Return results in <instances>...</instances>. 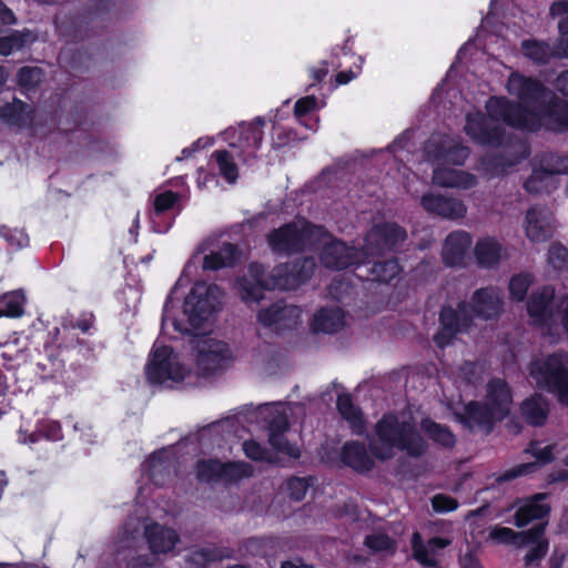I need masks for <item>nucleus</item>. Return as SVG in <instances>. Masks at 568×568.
<instances>
[{"label": "nucleus", "instance_id": "f257e3e1", "mask_svg": "<svg viewBox=\"0 0 568 568\" xmlns=\"http://www.w3.org/2000/svg\"><path fill=\"white\" fill-rule=\"evenodd\" d=\"M507 91L521 103L491 97L486 102L488 116L481 112L466 116L464 130L474 142L488 146L500 145L504 129L498 122L531 132L541 126V113L549 101L547 88L535 78L513 72L507 81Z\"/></svg>", "mask_w": 568, "mask_h": 568}, {"label": "nucleus", "instance_id": "f03ea898", "mask_svg": "<svg viewBox=\"0 0 568 568\" xmlns=\"http://www.w3.org/2000/svg\"><path fill=\"white\" fill-rule=\"evenodd\" d=\"M315 267L312 256L277 265L271 272L262 264L252 263L248 276L237 280L240 296L245 303H257L264 297L265 290H296L312 276Z\"/></svg>", "mask_w": 568, "mask_h": 568}, {"label": "nucleus", "instance_id": "7ed1b4c3", "mask_svg": "<svg viewBox=\"0 0 568 568\" xmlns=\"http://www.w3.org/2000/svg\"><path fill=\"white\" fill-rule=\"evenodd\" d=\"M378 442L371 443L372 454L379 460L394 456V449L405 452L412 458H419L427 450V443L409 418L387 414L375 425Z\"/></svg>", "mask_w": 568, "mask_h": 568}, {"label": "nucleus", "instance_id": "20e7f679", "mask_svg": "<svg viewBox=\"0 0 568 568\" xmlns=\"http://www.w3.org/2000/svg\"><path fill=\"white\" fill-rule=\"evenodd\" d=\"M223 293L216 284L196 283L184 301L183 313L186 321H180L171 314V300L168 298L163 307L162 329L165 331L169 323L181 334L202 329L217 311Z\"/></svg>", "mask_w": 568, "mask_h": 568}, {"label": "nucleus", "instance_id": "39448f33", "mask_svg": "<svg viewBox=\"0 0 568 568\" xmlns=\"http://www.w3.org/2000/svg\"><path fill=\"white\" fill-rule=\"evenodd\" d=\"M513 396L506 382L496 378L488 383L484 402H469L457 418L470 430L490 433L497 420L505 418L511 407Z\"/></svg>", "mask_w": 568, "mask_h": 568}, {"label": "nucleus", "instance_id": "423d86ee", "mask_svg": "<svg viewBox=\"0 0 568 568\" xmlns=\"http://www.w3.org/2000/svg\"><path fill=\"white\" fill-rule=\"evenodd\" d=\"M324 236L325 230L322 226L311 224L305 219H297L273 230L267 235V242L274 253L292 255L316 248Z\"/></svg>", "mask_w": 568, "mask_h": 568}, {"label": "nucleus", "instance_id": "0eeeda50", "mask_svg": "<svg viewBox=\"0 0 568 568\" xmlns=\"http://www.w3.org/2000/svg\"><path fill=\"white\" fill-rule=\"evenodd\" d=\"M530 376L537 386L552 393L568 406V354L554 353L530 364Z\"/></svg>", "mask_w": 568, "mask_h": 568}, {"label": "nucleus", "instance_id": "6e6552de", "mask_svg": "<svg viewBox=\"0 0 568 568\" xmlns=\"http://www.w3.org/2000/svg\"><path fill=\"white\" fill-rule=\"evenodd\" d=\"M189 369L179 363L172 348L155 342L146 364V377L152 384H164L169 381L182 382Z\"/></svg>", "mask_w": 568, "mask_h": 568}, {"label": "nucleus", "instance_id": "1a4fd4ad", "mask_svg": "<svg viewBox=\"0 0 568 568\" xmlns=\"http://www.w3.org/2000/svg\"><path fill=\"white\" fill-rule=\"evenodd\" d=\"M406 239V231L396 223H382L374 225L365 236V243L362 247L366 264H369V257L382 256L393 251Z\"/></svg>", "mask_w": 568, "mask_h": 568}, {"label": "nucleus", "instance_id": "9d476101", "mask_svg": "<svg viewBox=\"0 0 568 568\" xmlns=\"http://www.w3.org/2000/svg\"><path fill=\"white\" fill-rule=\"evenodd\" d=\"M322 245L321 262L322 264L332 270H344L354 265L366 264L364 253L353 246H348L345 242L332 239L325 231V236L317 247Z\"/></svg>", "mask_w": 568, "mask_h": 568}, {"label": "nucleus", "instance_id": "9b49d317", "mask_svg": "<svg viewBox=\"0 0 568 568\" xmlns=\"http://www.w3.org/2000/svg\"><path fill=\"white\" fill-rule=\"evenodd\" d=\"M473 321L469 313V305L466 302L458 304L457 310L452 306H444L439 314L440 331L435 334L434 342L439 347L448 345L454 336L466 331Z\"/></svg>", "mask_w": 568, "mask_h": 568}, {"label": "nucleus", "instance_id": "f8f14e48", "mask_svg": "<svg viewBox=\"0 0 568 568\" xmlns=\"http://www.w3.org/2000/svg\"><path fill=\"white\" fill-rule=\"evenodd\" d=\"M197 349L196 366L202 375H211L224 368L231 358L226 343L211 338H200L195 345Z\"/></svg>", "mask_w": 568, "mask_h": 568}, {"label": "nucleus", "instance_id": "ddd939ff", "mask_svg": "<svg viewBox=\"0 0 568 568\" xmlns=\"http://www.w3.org/2000/svg\"><path fill=\"white\" fill-rule=\"evenodd\" d=\"M302 310L298 306L278 301L257 313L258 322L276 332L291 329L301 323Z\"/></svg>", "mask_w": 568, "mask_h": 568}, {"label": "nucleus", "instance_id": "4468645a", "mask_svg": "<svg viewBox=\"0 0 568 568\" xmlns=\"http://www.w3.org/2000/svg\"><path fill=\"white\" fill-rule=\"evenodd\" d=\"M263 414L268 427V442L273 448L290 457L298 458L300 448L285 438L284 433L288 429V419L285 413L273 406H265Z\"/></svg>", "mask_w": 568, "mask_h": 568}, {"label": "nucleus", "instance_id": "2eb2a0df", "mask_svg": "<svg viewBox=\"0 0 568 568\" xmlns=\"http://www.w3.org/2000/svg\"><path fill=\"white\" fill-rule=\"evenodd\" d=\"M469 313L483 320H496L503 312V292L498 287L489 286L474 292L469 303Z\"/></svg>", "mask_w": 568, "mask_h": 568}, {"label": "nucleus", "instance_id": "dca6fc26", "mask_svg": "<svg viewBox=\"0 0 568 568\" xmlns=\"http://www.w3.org/2000/svg\"><path fill=\"white\" fill-rule=\"evenodd\" d=\"M420 205L428 214L450 221L464 219L467 213V206L462 200L440 193L424 194Z\"/></svg>", "mask_w": 568, "mask_h": 568}, {"label": "nucleus", "instance_id": "f3484780", "mask_svg": "<svg viewBox=\"0 0 568 568\" xmlns=\"http://www.w3.org/2000/svg\"><path fill=\"white\" fill-rule=\"evenodd\" d=\"M264 124L265 121L261 116L251 123L240 124L237 143L231 145L241 149L239 158H242L243 163L252 165L255 162V151L261 146Z\"/></svg>", "mask_w": 568, "mask_h": 568}, {"label": "nucleus", "instance_id": "a211bd4d", "mask_svg": "<svg viewBox=\"0 0 568 568\" xmlns=\"http://www.w3.org/2000/svg\"><path fill=\"white\" fill-rule=\"evenodd\" d=\"M524 229L526 236L535 243L549 240L554 232V221L550 212L544 206L530 207L525 216Z\"/></svg>", "mask_w": 568, "mask_h": 568}, {"label": "nucleus", "instance_id": "6ab92c4d", "mask_svg": "<svg viewBox=\"0 0 568 568\" xmlns=\"http://www.w3.org/2000/svg\"><path fill=\"white\" fill-rule=\"evenodd\" d=\"M144 536L154 557L172 551L180 540L175 530L156 523L145 526Z\"/></svg>", "mask_w": 568, "mask_h": 568}, {"label": "nucleus", "instance_id": "aec40b11", "mask_svg": "<svg viewBox=\"0 0 568 568\" xmlns=\"http://www.w3.org/2000/svg\"><path fill=\"white\" fill-rule=\"evenodd\" d=\"M526 452L530 453L538 462L520 464L511 469L506 470L497 478L498 483H505L519 476L531 474L540 467V464L549 463L554 458L551 445L540 447L539 444L532 443L526 449Z\"/></svg>", "mask_w": 568, "mask_h": 568}, {"label": "nucleus", "instance_id": "412c9836", "mask_svg": "<svg viewBox=\"0 0 568 568\" xmlns=\"http://www.w3.org/2000/svg\"><path fill=\"white\" fill-rule=\"evenodd\" d=\"M471 244L469 234L465 231L452 232L443 246V260L448 266L463 264L466 253Z\"/></svg>", "mask_w": 568, "mask_h": 568}, {"label": "nucleus", "instance_id": "4be33fe9", "mask_svg": "<svg viewBox=\"0 0 568 568\" xmlns=\"http://www.w3.org/2000/svg\"><path fill=\"white\" fill-rule=\"evenodd\" d=\"M433 182L442 187L468 190L477 184V178L468 172L438 166L433 172Z\"/></svg>", "mask_w": 568, "mask_h": 568}, {"label": "nucleus", "instance_id": "5701e85b", "mask_svg": "<svg viewBox=\"0 0 568 568\" xmlns=\"http://www.w3.org/2000/svg\"><path fill=\"white\" fill-rule=\"evenodd\" d=\"M0 119L3 123L14 128H29L33 123L34 109L19 99L0 108Z\"/></svg>", "mask_w": 568, "mask_h": 568}, {"label": "nucleus", "instance_id": "b1692460", "mask_svg": "<svg viewBox=\"0 0 568 568\" xmlns=\"http://www.w3.org/2000/svg\"><path fill=\"white\" fill-rule=\"evenodd\" d=\"M449 541L444 538L434 537L424 542L419 532L412 535L413 557L422 565L433 567L436 565V551L448 546Z\"/></svg>", "mask_w": 568, "mask_h": 568}, {"label": "nucleus", "instance_id": "393cba45", "mask_svg": "<svg viewBox=\"0 0 568 568\" xmlns=\"http://www.w3.org/2000/svg\"><path fill=\"white\" fill-rule=\"evenodd\" d=\"M546 494H537L520 506L514 516V524L521 528L534 520L542 519L550 513V506L545 503Z\"/></svg>", "mask_w": 568, "mask_h": 568}, {"label": "nucleus", "instance_id": "a878e982", "mask_svg": "<svg viewBox=\"0 0 568 568\" xmlns=\"http://www.w3.org/2000/svg\"><path fill=\"white\" fill-rule=\"evenodd\" d=\"M143 468L149 473L151 480L155 485L162 486L172 474L174 459L169 450L162 449L155 452L143 465Z\"/></svg>", "mask_w": 568, "mask_h": 568}, {"label": "nucleus", "instance_id": "bb28decb", "mask_svg": "<svg viewBox=\"0 0 568 568\" xmlns=\"http://www.w3.org/2000/svg\"><path fill=\"white\" fill-rule=\"evenodd\" d=\"M341 458L346 466L359 473L369 471L374 466V460L369 456L366 446L359 442L345 443Z\"/></svg>", "mask_w": 568, "mask_h": 568}, {"label": "nucleus", "instance_id": "cd10ccee", "mask_svg": "<svg viewBox=\"0 0 568 568\" xmlns=\"http://www.w3.org/2000/svg\"><path fill=\"white\" fill-rule=\"evenodd\" d=\"M545 524H539L527 531L516 532L508 527H496L490 531V537L498 542L524 546L528 541H536L539 537L544 536Z\"/></svg>", "mask_w": 568, "mask_h": 568}, {"label": "nucleus", "instance_id": "c85d7f7f", "mask_svg": "<svg viewBox=\"0 0 568 568\" xmlns=\"http://www.w3.org/2000/svg\"><path fill=\"white\" fill-rule=\"evenodd\" d=\"M475 256L481 267H494L507 257V250L495 239L485 237L475 245Z\"/></svg>", "mask_w": 568, "mask_h": 568}, {"label": "nucleus", "instance_id": "c756f323", "mask_svg": "<svg viewBox=\"0 0 568 568\" xmlns=\"http://www.w3.org/2000/svg\"><path fill=\"white\" fill-rule=\"evenodd\" d=\"M240 256V251L236 245L223 242L222 245L214 251H211L203 258V268L210 271H217L224 267L235 265Z\"/></svg>", "mask_w": 568, "mask_h": 568}, {"label": "nucleus", "instance_id": "7c9ffc66", "mask_svg": "<svg viewBox=\"0 0 568 568\" xmlns=\"http://www.w3.org/2000/svg\"><path fill=\"white\" fill-rule=\"evenodd\" d=\"M344 326V313L338 306L322 307L315 313L312 327L314 332L333 334Z\"/></svg>", "mask_w": 568, "mask_h": 568}, {"label": "nucleus", "instance_id": "2f4dec72", "mask_svg": "<svg viewBox=\"0 0 568 568\" xmlns=\"http://www.w3.org/2000/svg\"><path fill=\"white\" fill-rule=\"evenodd\" d=\"M520 413L529 425L541 426L547 419L549 405L542 395L536 394L521 403Z\"/></svg>", "mask_w": 568, "mask_h": 568}, {"label": "nucleus", "instance_id": "473e14b6", "mask_svg": "<svg viewBox=\"0 0 568 568\" xmlns=\"http://www.w3.org/2000/svg\"><path fill=\"white\" fill-rule=\"evenodd\" d=\"M520 49L527 59L539 65L548 63L557 54L552 45L537 39L523 40Z\"/></svg>", "mask_w": 568, "mask_h": 568}, {"label": "nucleus", "instance_id": "72a5a7b5", "mask_svg": "<svg viewBox=\"0 0 568 568\" xmlns=\"http://www.w3.org/2000/svg\"><path fill=\"white\" fill-rule=\"evenodd\" d=\"M544 121L552 131L564 132L568 130V102L560 100L550 106L545 104V110L541 113V123Z\"/></svg>", "mask_w": 568, "mask_h": 568}, {"label": "nucleus", "instance_id": "f704fd0d", "mask_svg": "<svg viewBox=\"0 0 568 568\" xmlns=\"http://www.w3.org/2000/svg\"><path fill=\"white\" fill-rule=\"evenodd\" d=\"M423 432L437 445L445 448H453L456 444V437L448 426L438 424L429 418L422 420Z\"/></svg>", "mask_w": 568, "mask_h": 568}, {"label": "nucleus", "instance_id": "c9c22d12", "mask_svg": "<svg viewBox=\"0 0 568 568\" xmlns=\"http://www.w3.org/2000/svg\"><path fill=\"white\" fill-rule=\"evenodd\" d=\"M336 405L339 414L349 423L353 432L361 435L364 432V420L351 396L348 394L338 395Z\"/></svg>", "mask_w": 568, "mask_h": 568}, {"label": "nucleus", "instance_id": "e433bc0d", "mask_svg": "<svg viewBox=\"0 0 568 568\" xmlns=\"http://www.w3.org/2000/svg\"><path fill=\"white\" fill-rule=\"evenodd\" d=\"M36 39V36L27 29L16 30L10 34L0 38V54L9 55L14 51H19L26 45L31 44Z\"/></svg>", "mask_w": 568, "mask_h": 568}, {"label": "nucleus", "instance_id": "4c0bfd02", "mask_svg": "<svg viewBox=\"0 0 568 568\" xmlns=\"http://www.w3.org/2000/svg\"><path fill=\"white\" fill-rule=\"evenodd\" d=\"M519 158H505L503 154H486L480 159V170H483L489 176L500 175L516 163L519 162Z\"/></svg>", "mask_w": 568, "mask_h": 568}, {"label": "nucleus", "instance_id": "58836bf2", "mask_svg": "<svg viewBox=\"0 0 568 568\" xmlns=\"http://www.w3.org/2000/svg\"><path fill=\"white\" fill-rule=\"evenodd\" d=\"M549 12L552 17L566 14V17L562 18L558 23L560 32L558 40V53L568 58V0L554 2L549 9Z\"/></svg>", "mask_w": 568, "mask_h": 568}, {"label": "nucleus", "instance_id": "ea45409f", "mask_svg": "<svg viewBox=\"0 0 568 568\" xmlns=\"http://www.w3.org/2000/svg\"><path fill=\"white\" fill-rule=\"evenodd\" d=\"M368 271L369 274L366 275L367 278L387 283L399 274L400 266L395 258H389L386 261L374 262Z\"/></svg>", "mask_w": 568, "mask_h": 568}, {"label": "nucleus", "instance_id": "a19ab883", "mask_svg": "<svg viewBox=\"0 0 568 568\" xmlns=\"http://www.w3.org/2000/svg\"><path fill=\"white\" fill-rule=\"evenodd\" d=\"M26 297L22 291H13L0 296V317H20L23 314Z\"/></svg>", "mask_w": 568, "mask_h": 568}, {"label": "nucleus", "instance_id": "79ce46f5", "mask_svg": "<svg viewBox=\"0 0 568 568\" xmlns=\"http://www.w3.org/2000/svg\"><path fill=\"white\" fill-rule=\"evenodd\" d=\"M364 545L373 552L383 556L396 551V541L384 532H373L365 537Z\"/></svg>", "mask_w": 568, "mask_h": 568}, {"label": "nucleus", "instance_id": "37998d69", "mask_svg": "<svg viewBox=\"0 0 568 568\" xmlns=\"http://www.w3.org/2000/svg\"><path fill=\"white\" fill-rule=\"evenodd\" d=\"M469 153L470 150L468 146L452 141L438 150L437 159L444 163L463 165L469 156Z\"/></svg>", "mask_w": 568, "mask_h": 568}, {"label": "nucleus", "instance_id": "c03bdc74", "mask_svg": "<svg viewBox=\"0 0 568 568\" xmlns=\"http://www.w3.org/2000/svg\"><path fill=\"white\" fill-rule=\"evenodd\" d=\"M550 180L551 175L544 170L542 165L539 163V166L535 168L529 178L525 181L524 187L528 193H542L548 191Z\"/></svg>", "mask_w": 568, "mask_h": 568}, {"label": "nucleus", "instance_id": "a18cd8bd", "mask_svg": "<svg viewBox=\"0 0 568 568\" xmlns=\"http://www.w3.org/2000/svg\"><path fill=\"white\" fill-rule=\"evenodd\" d=\"M219 166L220 174L229 182L234 183L237 180V166L233 156L226 150H217L212 155Z\"/></svg>", "mask_w": 568, "mask_h": 568}, {"label": "nucleus", "instance_id": "49530a36", "mask_svg": "<svg viewBox=\"0 0 568 568\" xmlns=\"http://www.w3.org/2000/svg\"><path fill=\"white\" fill-rule=\"evenodd\" d=\"M222 463L217 459H203L196 465V476L200 481H219L221 477Z\"/></svg>", "mask_w": 568, "mask_h": 568}, {"label": "nucleus", "instance_id": "de8ad7c7", "mask_svg": "<svg viewBox=\"0 0 568 568\" xmlns=\"http://www.w3.org/2000/svg\"><path fill=\"white\" fill-rule=\"evenodd\" d=\"M252 474L251 465L239 462V463H226L222 464L221 477L222 481H235L243 477H248Z\"/></svg>", "mask_w": 568, "mask_h": 568}, {"label": "nucleus", "instance_id": "09e8293b", "mask_svg": "<svg viewBox=\"0 0 568 568\" xmlns=\"http://www.w3.org/2000/svg\"><path fill=\"white\" fill-rule=\"evenodd\" d=\"M539 163L551 176L556 174H568V156L549 153L544 155Z\"/></svg>", "mask_w": 568, "mask_h": 568}, {"label": "nucleus", "instance_id": "8fccbe9b", "mask_svg": "<svg viewBox=\"0 0 568 568\" xmlns=\"http://www.w3.org/2000/svg\"><path fill=\"white\" fill-rule=\"evenodd\" d=\"M531 283L532 276L529 273H520L513 276L509 282V293L511 298L518 302L524 301Z\"/></svg>", "mask_w": 568, "mask_h": 568}, {"label": "nucleus", "instance_id": "3c124183", "mask_svg": "<svg viewBox=\"0 0 568 568\" xmlns=\"http://www.w3.org/2000/svg\"><path fill=\"white\" fill-rule=\"evenodd\" d=\"M42 80V71L38 67H23L18 72V82L26 90H33Z\"/></svg>", "mask_w": 568, "mask_h": 568}, {"label": "nucleus", "instance_id": "603ef678", "mask_svg": "<svg viewBox=\"0 0 568 568\" xmlns=\"http://www.w3.org/2000/svg\"><path fill=\"white\" fill-rule=\"evenodd\" d=\"M548 262L556 270L568 266V248L560 243H552L548 250Z\"/></svg>", "mask_w": 568, "mask_h": 568}, {"label": "nucleus", "instance_id": "864d4df0", "mask_svg": "<svg viewBox=\"0 0 568 568\" xmlns=\"http://www.w3.org/2000/svg\"><path fill=\"white\" fill-rule=\"evenodd\" d=\"M0 236L4 237L6 241L11 245L18 248L24 247L29 243L28 234L22 230H11L7 226H0Z\"/></svg>", "mask_w": 568, "mask_h": 568}, {"label": "nucleus", "instance_id": "5fc2aeb1", "mask_svg": "<svg viewBox=\"0 0 568 568\" xmlns=\"http://www.w3.org/2000/svg\"><path fill=\"white\" fill-rule=\"evenodd\" d=\"M179 201V195L172 191H166L155 195L154 197V214L156 216L172 209Z\"/></svg>", "mask_w": 568, "mask_h": 568}, {"label": "nucleus", "instance_id": "6e6d98bb", "mask_svg": "<svg viewBox=\"0 0 568 568\" xmlns=\"http://www.w3.org/2000/svg\"><path fill=\"white\" fill-rule=\"evenodd\" d=\"M93 322L94 315L92 313H83L77 320L64 318L61 325L64 331L78 328L82 333H88L93 325Z\"/></svg>", "mask_w": 568, "mask_h": 568}, {"label": "nucleus", "instance_id": "4d7b16f0", "mask_svg": "<svg viewBox=\"0 0 568 568\" xmlns=\"http://www.w3.org/2000/svg\"><path fill=\"white\" fill-rule=\"evenodd\" d=\"M528 544H534V547L530 548L526 554L525 564L526 566H531L546 556L548 550V541L541 536L536 541H528Z\"/></svg>", "mask_w": 568, "mask_h": 568}, {"label": "nucleus", "instance_id": "13d9d810", "mask_svg": "<svg viewBox=\"0 0 568 568\" xmlns=\"http://www.w3.org/2000/svg\"><path fill=\"white\" fill-rule=\"evenodd\" d=\"M243 450H244L246 457H248L252 460L270 462V456H271L270 452L255 440L244 442Z\"/></svg>", "mask_w": 568, "mask_h": 568}, {"label": "nucleus", "instance_id": "bf43d9fd", "mask_svg": "<svg viewBox=\"0 0 568 568\" xmlns=\"http://www.w3.org/2000/svg\"><path fill=\"white\" fill-rule=\"evenodd\" d=\"M38 432L41 434V437L58 442L62 439V429L58 422L55 420H42L38 424Z\"/></svg>", "mask_w": 568, "mask_h": 568}, {"label": "nucleus", "instance_id": "052dcab7", "mask_svg": "<svg viewBox=\"0 0 568 568\" xmlns=\"http://www.w3.org/2000/svg\"><path fill=\"white\" fill-rule=\"evenodd\" d=\"M286 489L293 500L300 501L305 497L308 481L306 478L292 477L286 483Z\"/></svg>", "mask_w": 568, "mask_h": 568}, {"label": "nucleus", "instance_id": "680f3d73", "mask_svg": "<svg viewBox=\"0 0 568 568\" xmlns=\"http://www.w3.org/2000/svg\"><path fill=\"white\" fill-rule=\"evenodd\" d=\"M432 506L437 513H446L457 509L458 503L450 496L437 494L432 499Z\"/></svg>", "mask_w": 568, "mask_h": 568}, {"label": "nucleus", "instance_id": "e2e57ef3", "mask_svg": "<svg viewBox=\"0 0 568 568\" xmlns=\"http://www.w3.org/2000/svg\"><path fill=\"white\" fill-rule=\"evenodd\" d=\"M37 365L48 376H53L61 371L63 363L57 356L49 354L47 362H39Z\"/></svg>", "mask_w": 568, "mask_h": 568}, {"label": "nucleus", "instance_id": "0e129e2a", "mask_svg": "<svg viewBox=\"0 0 568 568\" xmlns=\"http://www.w3.org/2000/svg\"><path fill=\"white\" fill-rule=\"evenodd\" d=\"M156 557L153 555H139L133 556L128 561V568H154Z\"/></svg>", "mask_w": 568, "mask_h": 568}, {"label": "nucleus", "instance_id": "69168bd1", "mask_svg": "<svg viewBox=\"0 0 568 568\" xmlns=\"http://www.w3.org/2000/svg\"><path fill=\"white\" fill-rule=\"evenodd\" d=\"M316 106L315 97H305L296 101L294 105V112L296 115H304Z\"/></svg>", "mask_w": 568, "mask_h": 568}, {"label": "nucleus", "instance_id": "338daca9", "mask_svg": "<svg viewBox=\"0 0 568 568\" xmlns=\"http://www.w3.org/2000/svg\"><path fill=\"white\" fill-rule=\"evenodd\" d=\"M0 22L2 24H14L17 19L11 9L0 1Z\"/></svg>", "mask_w": 568, "mask_h": 568}, {"label": "nucleus", "instance_id": "774afa93", "mask_svg": "<svg viewBox=\"0 0 568 568\" xmlns=\"http://www.w3.org/2000/svg\"><path fill=\"white\" fill-rule=\"evenodd\" d=\"M555 88L561 94L568 97V71H562L555 81Z\"/></svg>", "mask_w": 568, "mask_h": 568}]
</instances>
